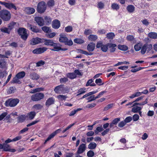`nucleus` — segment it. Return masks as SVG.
<instances>
[{
	"mask_svg": "<svg viewBox=\"0 0 157 157\" xmlns=\"http://www.w3.org/2000/svg\"><path fill=\"white\" fill-rule=\"evenodd\" d=\"M44 39H41L38 37L32 39L30 41V44L34 45L43 42Z\"/></svg>",
	"mask_w": 157,
	"mask_h": 157,
	"instance_id": "9",
	"label": "nucleus"
},
{
	"mask_svg": "<svg viewBox=\"0 0 157 157\" xmlns=\"http://www.w3.org/2000/svg\"><path fill=\"white\" fill-rule=\"evenodd\" d=\"M5 6L7 8L10 10L12 9H13L15 10H17V8L16 6L12 3L6 2Z\"/></svg>",
	"mask_w": 157,
	"mask_h": 157,
	"instance_id": "19",
	"label": "nucleus"
},
{
	"mask_svg": "<svg viewBox=\"0 0 157 157\" xmlns=\"http://www.w3.org/2000/svg\"><path fill=\"white\" fill-rule=\"evenodd\" d=\"M106 38L108 39H113L115 37V35L113 33L111 32L107 33L106 35Z\"/></svg>",
	"mask_w": 157,
	"mask_h": 157,
	"instance_id": "35",
	"label": "nucleus"
},
{
	"mask_svg": "<svg viewBox=\"0 0 157 157\" xmlns=\"http://www.w3.org/2000/svg\"><path fill=\"white\" fill-rule=\"evenodd\" d=\"M43 42H44V44L45 45L51 46H52L54 43L52 40H50L44 39Z\"/></svg>",
	"mask_w": 157,
	"mask_h": 157,
	"instance_id": "23",
	"label": "nucleus"
},
{
	"mask_svg": "<svg viewBox=\"0 0 157 157\" xmlns=\"http://www.w3.org/2000/svg\"><path fill=\"white\" fill-rule=\"evenodd\" d=\"M60 42L64 43L66 45L69 46H71L73 43L71 40H68L66 36L63 34H61L60 35V37L59 40Z\"/></svg>",
	"mask_w": 157,
	"mask_h": 157,
	"instance_id": "4",
	"label": "nucleus"
},
{
	"mask_svg": "<svg viewBox=\"0 0 157 157\" xmlns=\"http://www.w3.org/2000/svg\"><path fill=\"white\" fill-rule=\"evenodd\" d=\"M39 76L35 73H33L31 74L30 78L33 80H37L39 78Z\"/></svg>",
	"mask_w": 157,
	"mask_h": 157,
	"instance_id": "29",
	"label": "nucleus"
},
{
	"mask_svg": "<svg viewBox=\"0 0 157 157\" xmlns=\"http://www.w3.org/2000/svg\"><path fill=\"white\" fill-rule=\"evenodd\" d=\"M16 89L15 87H10L9 89L8 93L9 94H11L14 93L16 91Z\"/></svg>",
	"mask_w": 157,
	"mask_h": 157,
	"instance_id": "51",
	"label": "nucleus"
},
{
	"mask_svg": "<svg viewBox=\"0 0 157 157\" xmlns=\"http://www.w3.org/2000/svg\"><path fill=\"white\" fill-rule=\"evenodd\" d=\"M86 88L84 87L80 89L77 92L78 93V94H77V96H78L84 94L86 92Z\"/></svg>",
	"mask_w": 157,
	"mask_h": 157,
	"instance_id": "40",
	"label": "nucleus"
},
{
	"mask_svg": "<svg viewBox=\"0 0 157 157\" xmlns=\"http://www.w3.org/2000/svg\"><path fill=\"white\" fill-rule=\"evenodd\" d=\"M0 17L4 21H8L11 18V14L7 10H2L0 11Z\"/></svg>",
	"mask_w": 157,
	"mask_h": 157,
	"instance_id": "2",
	"label": "nucleus"
},
{
	"mask_svg": "<svg viewBox=\"0 0 157 157\" xmlns=\"http://www.w3.org/2000/svg\"><path fill=\"white\" fill-rule=\"evenodd\" d=\"M25 72L22 71L17 73L16 75L18 78L21 79L23 78L25 75Z\"/></svg>",
	"mask_w": 157,
	"mask_h": 157,
	"instance_id": "34",
	"label": "nucleus"
},
{
	"mask_svg": "<svg viewBox=\"0 0 157 157\" xmlns=\"http://www.w3.org/2000/svg\"><path fill=\"white\" fill-rule=\"evenodd\" d=\"M143 45L141 42H139L136 44L134 46V48L136 51H138L140 50L142 48Z\"/></svg>",
	"mask_w": 157,
	"mask_h": 157,
	"instance_id": "24",
	"label": "nucleus"
},
{
	"mask_svg": "<svg viewBox=\"0 0 157 157\" xmlns=\"http://www.w3.org/2000/svg\"><path fill=\"white\" fill-rule=\"evenodd\" d=\"M44 90V88L42 87H39L36 88L32 90L30 92V93L31 94H34L37 92H39L41 91H43Z\"/></svg>",
	"mask_w": 157,
	"mask_h": 157,
	"instance_id": "22",
	"label": "nucleus"
},
{
	"mask_svg": "<svg viewBox=\"0 0 157 157\" xmlns=\"http://www.w3.org/2000/svg\"><path fill=\"white\" fill-rule=\"evenodd\" d=\"M101 50L104 52H106L108 49V47L107 44L106 45H103L101 48Z\"/></svg>",
	"mask_w": 157,
	"mask_h": 157,
	"instance_id": "54",
	"label": "nucleus"
},
{
	"mask_svg": "<svg viewBox=\"0 0 157 157\" xmlns=\"http://www.w3.org/2000/svg\"><path fill=\"white\" fill-rule=\"evenodd\" d=\"M19 102V100L17 98H10L5 102V105L6 106L14 107Z\"/></svg>",
	"mask_w": 157,
	"mask_h": 157,
	"instance_id": "3",
	"label": "nucleus"
},
{
	"mask_svg": "<svg viewBox=\"0 0 157 157\" xmlns=\"http://www.w3.org/2000/svg\"><path fill=\"white\" fill-rule=\"evenodd\" d=\"M1 30L2 32L7 33L8 34H9L10 32L9 29L6 27L2 28H1Z\"/></svg>",
	"mask_w": 157,
	"mask_h": 157,
	"instance_id": "49",
	"label": "nucleus"
},
{
	"mask_svg": "<svg viewBox=\"0 0 157 157\" xmlns=\"http://www.w3.org/2000/svg\"><path fill=\"white\" fill-rule=\"evenodd\" d=\"M60 26V21L58 20H54L52 23V27L55 29H58Z\"/></svg>",
	"mask_w": 157,
	"mask_h": 157,
	"instance_id": "15",
	"label": "nucleus"
},
{
	"mask_svg": "<svg viewBox=\"0 0 157 157\" xmlns=\"http://www.w3.org/2000/svg\"><path fill=\"white\" fill-rule=\"evenodd\" d=\"M25 11L27 14H31L35 12V10L33 8L27 7L25 8Z\"/></svg>",
	"mask_w": 157,
	"mask_h": 157,
	"instance_id": "17",
	"label": "nucleus"
},
{
	"mask_svg": "<svg viewBox=\"0 0 157 157\" xmlns=\"http://www.w3.org/2000/svg\"><path fill=\"white\" fill-rule=\"evenodd\" d=\"M117 47L119 50L122 51H126L128 49V47L125 45L119 44L118 45Z\"/></svg>",
	"mask_w": 157,
	"mask_h": 157,
	"instance_id": "30",
	"label": "nucleus"
},
{
	"mask_svg": "<svg viewBox=\"0 0 157 157\" xmlns=\"http://www.w3.org/2000/svg\"><path fill=\"white\" fill-rule=\"evenodd\" d=\"M103 130V128L102 127L99 126L96 128V130L94 131V132L96 134H97L98 132H101Z\"/></svg>",
	"mask_w": 157,
	"mask_h": 157,
	"instance_id": "45",
	"label": "nucleus"
},
{
	"mask_svg": "<svg viewBox=\"0 0 157 157\" xmlns=\"http://www.w3.org/2000/svg\"><path fill=\"white\" fill-rule=\"evenodd\" d=\"M148 36L149 37L153 39H156L157 38V33L151 32L148 34Z\"/></svg>",
	"mask_w": 157,
	"mask_h": 157,
	"instance_id": "27",
	"label": "nucleus"
},
{
	"mask_svg": "<svg viewBox=\"0 0 157 157\" xmlns=\"http://www.w3.org/2000/svg\"><path fill=\"white\" fill-rule=\"evenodd\" d=\"M96 99H97L96 97H95L94 94L89 96L86 98V100L88 101V102L94 101Z\"/></svg>",
	"mask_w": 157,
	"mask_h": 157,
	"instance_id": "32",
	"label": "nucleus"
},
{
	"mask_svg": "<svg viewBox=\"0 0 157 157\" xmlns=\"http://www.w3.org/2000/svg\"><path fill=\"white\" fill-rule=\"evenodd\" d=\"M95 44L93 43H90L87 46V49L89 52L93 51L95 48Z\"/></svg>",
	"mask_w": 157,
	"mask_h": 157,
	"instance_id": "18",
	"label": "nucleus"
},
{
	"mask_svg": "<svg viewBox=\"0 0 157 157\" xmlns=\"http://www.w3.org/2000/svg\"><path fill=\"white\" fill-rule=\"evenodd\" d=\"M132 118L133 121H136L139 119V116L138 115L135 114L133 115Z\"/></svg>",
	"mask_w": 157,
	"mask_h": 157,
	"instance_id": "59",
	"label": "nucleus"
},
{
	"mask_svg": "<svg viewBox=\"0 0 157 157\" xmlns=\"http://www.w3.org/2000/svg\"><path fill=\"white\" fill-rule=\"evenodd\" d=\"M65 29L66 32H70L72 30V27L71 26H68L66 27Z\"/></svg>",
	"mask_w": 157,
	"mask_h": 157,
	"instance_id": "58",
	"label": "nucleus"
},
{
	"mask_svg": "<svg viewBox=\"0 0 157 157\" xmlns=\"http://www.w3.org/2000/svg\"><path fill=\"white\" fill-rule=\"evenodd\" d=\"M68 80V79L67 78L64 77L60 79V82L61 83H63L67 82Z\"/></svg>",
	"mask_w": 157,
	"mask_h": 157,
	"instance_id": "61",
	"label": "nucleus"
},
{
	"mask_svg": "<svg viewBox=\"0 0 157 157\" xmlns=\"http://www.w3.org/2000/svg\"><path fill=\"white\" fill-rule=\"evenodd\" d=\"M97 144L95 142H91L88 146V148L90 150L95 149L97 147Z\"/></svg>",
	"mask_w": 157,
	"mask_h": 157,
	"instance_id": "28",
	"label": "nucleus"
},
{
	"mask_svg": "<svg viewBox=\"0 0 157 157\" xmlns=\"http://www.w3.org/2000/svg\"><path fill=\"white\" fill-rule=\"evenodd\" d=\"M132 119V117L131 116H129L126 117L124 121L126 123L130 122Z\"/></svg>",
	"mask_w": 157,
	"mask_h": 157,
	"instance_id": "60",
	"label": "nucleus"
},
{
	"mask_svg": "<svg viewBox=\"0 0 157 157\" xmlns=\"http://www.w3.org/2000/svg\"><path fill=\"white\" fill-rule=\"evenodd\" d=\"M67 76L68 78L71 79L75 78L76 77V75L74 73H68Z\"/></svg>",
	"mask_w": 157,
	"mask_h": 157,
	"instance_id": "36",
	"label": "nucleus"
},
{
	"mask_svg": "<svg viewBox=\"0 0 157 157\" xmlns=\"http://www.w3.org/2000/svg\"><path fill=\"white\" fill-rule=\"evenodd\" d=\"M53 47V48L50 49V50L54 51H59L61 49V47L59 46V44L54 43L52 45Z\"/></svg>",
	"mask_w": 157,
	"mask_h": 157,
	"instance_id": "16",
	"label": "nucleus"
},
{
	"mask_svg": "<svg viewBox=\"0 0 157 157\" xmlns=\"http://www.w3.org/2000/svg\"><path fill=\"white\" fill-rule=\"evenodd\" d=\"M126 38L128 40L131 41H132L135 40L134 36L132 35H129L127 36Z\"/></svg>",
	"mask_w": 157,
	"mask_h": 157,
	"instance_id": "57",
	"label": "nucleus"
},
{
	"mask_svg": "<svg viewBox=\"0 0 157 157\" xmlns=\"http://www.w3.org/2000/svg\"><path fill=\"white\" fill-rule=\"evenodd\" d=\"M152 49V45L151 44L146 43L142 45L141 49L140 52L142 54H144L146 52L148 53Z\"/></svg>",
	"mask_w": 157,
	"mask_h": 157,
	"instance_id": "5",
	"label": "nucleus"
},
{
	"mask_svg": "<svg viewBox=\"0 0 157 157\" xmlns=\"http://www.w3.org/2000/svg\"><path fill=\"white\" fill-rule=\"evenodd\" d=\"M74 42L77 44H82L84 42V41L82 39L79 38H76L74 40Z\"/></svg>",
	"mask_w": 157,
	"mask_h": 157,
	"instance_id": "48",
	"label": "nucleus"
},
{
	"mask_svg": "<svg viewBox=\"0 0 157 157\" xmlns=\"http://www.w3.org/2000/svg\"><path fill=\"white\" fill-rule=\"evenodd\" d=\"M96 105V104L94 103H92L87 105L86 106V107L91 109L94 107Z\"/></svg>",
	"mask_w": 157,
	"mask_h": 157,
	"instance_id": "62",
	"label": "nucleus"
},
{
	"mask_svg": "<svg viewBox=\"0 0 157 157\" xmlns=\"http://www.w3.org/2000/svg\"><path fill=\"white\" fill-rule=\"evenodd\" d=\"M134 7L132 5H129L127 7V10L130 13L132 12L134 10Z\"/></svg>",
	"mask_w": 157,
	"mask_h": 157,
	"instance_id": "38",
	"label": "nucleus"
},
{
	"mask_svg": "<svg viewBox=\"0 0 157 157\" xmlns=\"http://www.w3.org/2000/svg\"><path fill=\"white\" fill-rule=\"evenodd\" d=\"M86 144H80L78 148L77 153L78 154H81L85 151L86 150Z\"/></svg>",
	"mask_w": 157,
	"mask_h": 157,
	"instance_id": "10",
	"label": "nucleus"
},
{
	"mask_svg": "<svg viewBox=\"0 0 157 157\" xmlns=\"http://www.w3.org/2000/svg\"><path fill=\"white\" fill-rule=\"evenodd\" d=\"M44 20L45 23L47 25L50 23L52 21L51 18L49 17L48 16H45L44 17Z\"/></svg>",
	"mask_w": 157,
	"mask_h": 157,
	"instance_id": "42",
	"label": "nucleus"
},
{
	"mask_svg": "<svg viewBox=\"0 0 157 157\" xmlns=\"http://www.w3.org/2000/svg\"><path fill=\"white\" fill-rule=\"evenodd\" d=\"M98 92V90H96L95 91H92L88 93L85 94L84 95H83L82 97L81 98V99H82L85 98H86L87 97H88L90 95H93L96 93H97Z\"/></svg>",
	"mask_w": 157,
	"mask_h": 157,
	"instance_id": "25",
	"label": "nucleus"
},
{
	"mask_svg": "<svg viewBox=\"0 0 157 157\" xmlns=\"http://www.w3.org/2000/svg\"><path fill=\"white\" fill-rule=\"evenodd\" d=\"M2 146V149H3L4 151H9V149H10V146L9 145L6 144H3Z\"/></svg>",
	"mask_w": 157,
	"mask_h": 157,
	"instance_id": "37",
	"label": "nucleus"
},
{
	"mask_svg": "<svg viewBox=\"0 0 157 157\" xmlns=\"http://www.w3.org/2000/svg\"><path fill=\"white\" fill-rule=\"evenodd\" d=\"M36 115V113L34 111L31 112L27 114L26 116L28 119L30 120H33L35 117Z\"/></svg>",
	"mask_w": 157,
	"mask_h": 157,
	"instance_id": "20",
	"label": "nucleus"
},
{
	"mask_svg": "<svg viewBox=\"0 0 157 157\" xmlns=\"http://www.w3.org/2000/svg\"><path fill=\"white\" fill-rule=\"evenodd\" d=\"M98 38V37L96 35H90L88 37V39L89 40L94 41L96 40Z\"/></svg>",
	"mask_w": 157,
	"mask_h": 157,
	"instance_id": "39",
	"label": "nucleus"
},
{
	"mask_svg": "<svg viewBox=\"0 0 157 157\" xmlns=\"http://www.w3.org/2000/svg\"><path fill=\"white\" fill-rule=\"evenodd\" d=\"M142 109V108L138 106H135L132 108V111L134 113H137Z\"/></svg>",
	"mask_w": 157,
	"mask_h": 157,
	"instance_id": "31",
	"label": "nucleus"
},
{
	"mask_svg": "<svg viewBox=\"0 0 157 157\" xmlns=\"http://www.w3.org/2000/svg\"><path fill=\"white\" fill-rule=\"evenodd\" d=\"M27 28L31 30L34 32L36 33H38L40 31L39 29L37 28L36 26L32 25L29 23H27Z\"/></svg>",
	"mask_w": 157,
	"mask_h": 157,
	"instance_id": "13",
	"label": "nucleus"
},
{
	"mask_svg": "<svg viewBox=\"0 0 157 157\" xmlns=\"http://www.w3.org/2000/svg\"><path fill=\"white\" fill-rule=\"evenodd\" d=\"M42 30L45 32L48 33L50 31L49 28L46 26H44L42 27Z\"/></svg>",
	"mask_w": 157,
	"mask_h": 157,
	"instance_id": "64",
	"label": "nucleus"
},
{
	"mask_svg": "<svg viewBox=\"0 0 157 157\" xmlns=\"http://www.w3.org/2000/svg\"><path fill=\"white\" fill-rule=\"evenodd\" d=\"M16 23L14 22H11L9 24L8 26V28L9 30H11L13 28L14 25H15Z\"/></svg>",
	"mask_w": 157,
	"mask_h": 157,
	"instance_id": "47",
	"label": "nucleus"
},
{
	"mask_svg": "<svg viewBox=\"0 0 157 157\" xmlns=\"http://www.w3.org/2000/svg\"><path fill=\"white\" fill-rule=\"evenodd\" d=\"M61 131V129L60 128L59 129L56 130L54 132H53L51 134H50L48 138L45 140L44 144H45L47 141H48L52 138H53L57 133H59Z\"/></svg>",
	"mask_w": 157,
	"mask_h": 157,
	"instance_id": "12",
	"label": "nucleus"
},
{
	"mask_svg": "<svg viewBox=\"0 0 157 157\" xmlns=\"http://www.w3.org/2000/svg\"><path fill=\"white\" fill-rule=\"evenodd\" d=\"M55 4V1L53 0H49L47 2V5L49 7L53 6Z\"/></svg>",
	"mask_w": 157,
	"mask_h": 157,
	"instance_id": "46",
	"label": "nucleus"
},
{
	"mask_svg": "<svg viewBox=\"0 0 157 157\" xmlns=\"http://www.w3.org/2000/svg\"><path fill=\"white\" fill-rule=\"evenodd\" d=\"M18 34L21 36L22 39L25 40L27 38L28 34L25 29L24 28H20L18 30Z\"/></svg>",
	"mask_w": 157,
	"mask_h": 157,
	"instance_id": "8",
	"label": "nucleus"
},
{
	"mask_svg": "<svg viewBox=\"0 0 157 157\" xmlns=\"http://www.w3.org/2000/svg\"><path fill=\"white\" fill-rule=\"evenodd\" d=\"M113 104L111 103L107 105L104 108V110L106 111L112 108L113 106Z\"/></svg>",
	"mask_w": 157,
	"mask_h": 157,
	"instance_id": "53",
	"label": "nucleus"
},
{
	"mask_svg": "<svg viewBox=\"0 0 157 157\" xmlns=\"http://www.w3.org/2000/svg\"><path fill=\"white\" fill-rule=\"evenodd\" d=\"M104 4L101 2H99L98 4V7L100 9H102L104 8Z\"/></svg>",
	"mask_w": 157,
	"mask_h": 157,
	"instance_id": "63",
	"label": "nucleus"
},
{
	"mask_svg": "<svg viewBox=\"0 0 157 157\" xmlns=\"http://www.w3.org/2000/svg\"><path fill=\"white\" fill-rule=\"evenodd\" d=\"M69 89L67 86L61 85L56 86L54 90L55 92L57 94H65L69 92Z\"/></svg>",
	"mask_w": 157,
	"mask_h": 157,
	"instance_id": "1",
	"label": "nucleus"
},
{
	"mask_svg": "<svg viewBox=\"0 0 157 157\" xmlns=\"http://www.w3.org/2000/svg\"><path fill=\"white\" fill-rule=\"evenodd\" d=\"M82 110V108H78L76 109H75L72 111L69 114V116H72L74 115L76 112Z\"/></svg>",
	"mask_w": 157,
	"mask_h": 157,
	"instance_id": "43",
	"label": "nucleus"
},
{
	"mask_svg": "<svg viewBox=\"0 0 157 157\" xmlns=\"http://www.w3.org/2000/svg\"><path fill=\"white\" fill-rule=\"evenodd\" d=\"M141 95V93L140 92L138 91L131 95L129 97V98L131 99H132L134 98L139 96Z\"/></svg>",
	"mask_w": 157,
	"mask_h": 157,
	"instance_id": "33",
	"label": "nucleus"
},
{
	"mask_svg": "<svg viewBox=\"0 0 157 157\" xmlns=\"http://www.w3.org/2000/svg\"><path fill=\"white\" fill-rule=\"evenodd\" d=\"M57 98L59 100L62 101L63 100H65L67 98V97L65 95H60L58 96Z\"/></svg>",
	"mask_w": 157,
	"mask_h": 157,
	"instance_id": "44",
	"label": "nucleus"
},
{
	"mask_svg": "<svg viewBox=\"0 0 157 157\" xmlns=\"http://www.w3.org/2000/svg\"><path fill=\"white\" fill-rule=\"evenodd\" d=\"M43 106L40 104H36L33 106V108L36 110L40 109Z\"/></svg>",
	"mask_w": 157,
	"mask_h": 157,
	"instance_id": "41",
	"label": "nucleus"
},
{
	"mask_svg": "<svg viewBox=\"0 0 157 157\" xmlns=\"http://www.w3.org/2000/svg\"><path fill=\"white\" fill-rule=\"evenodd\" d=\"M6 64V63L3 59H0V67L1 68H3L5 67Z\"/></svg>",
	"mask_w": 157,
	"mask_h": 157,
	"instance_id": "50",
	"label": "nucleus"
},
{
	"mask_svg": "<svg viewBox=\"0 0 157 157\" xmlns=\"http://www.w3.org/2000/svg\"><path fill=\"white\" fill-rule=\"evenodd\" d=\"M37 9L38 13H44L46 9V5L45 2L43 1L39 2L37 5Z\"/></svg>",
	"mask_w": 157,
	"mask_h": 157,
	"instance_id": "7",
	"label": "nucleus"
},
{
	"mask_svg": "<svg viewBox=\"0 0 157 157\" xmlns=\"http://www.w3.org/2000/svg\"><path fill=\"white\" fill-rule=\"evenodd\" d=\"M113 10H117L119 8V7L118 5L116 3H113L112 4L111 6Z\"/></svg>",
	"mask_w": 157,
	"mask_h": 157,
	"instance_id": "55",
	"label": "nucleus"
},
{
	"mask_svg": "<svg viewBox=\"0 0 157 157\" xmlns=\"http://www.w3.org/2000/svg\"><path fill=\"white\" fill-rule=\"evenodd\" d=\"M94 152L90 150L87 152V155L88 157H92L94 155Z\"/></svg>",
	"mask_w": 157,
	"mask_h": 157,
	"instance_id": "52",
	"label": "nucleus"
},
{
	"mask_svg": "<svg viewBox=\"0 0 157 157\" xmlns=\"http://www.w3.org/2000/svg\"><path fill=\"white\" fill-rule=\"evenodd\" d=\"M44 94L43 93H39L33 95L31 97V100L34 101H38L43 99Z\"/></svg>",
	"mask_w": 157,
	"mask_h": 157,
	"instance_id": "6",
	"label": "nucleus"
},
{
	"mask_svg": "<svg viewBox=\"0 0 157 157\" xmlns=\"http://www.w3.org/2000/svg\"><path fill=\"white\" fill-rule=\"evenodd\" d=\"M55 100L52 98H50L47 99L46 102V105L47 106H49L51 105L54 103Z\"/></svg>",
	"mask_w": 157,
	"mask_h": 157,
	"instance_id": "21",
	"label": "nucleus"
},
{
	"mask_svg": "<svg viewBox=\"0 0 157 157\" xmlns=\"http://www.w3.org/2000/svg\"><path fill=\"white\" fill-rule=\"evenodd\" d=\"M47 48L45 47L37 48L34 50L33 52L34 54H40L44 53L46 51Z\"/></svg>",
	"mask_w": 157,
	"mask_h": 157,
	"instance_id": "11",
	"label": "nucleus"
},
{
	"mask_svg": "<svg viewBox=\"0 0 157 157\" xmlns=\"http://www.w3.org/2000/svg\"><path fill=\"white\" fill-rule=\"evenodd\" d=\"M26 116L25 115H22L19 116L17 118V121L19 122H22L26 119Z\"/></svg>",
	"mask_w": 157,
	"mask_h": 157,
	"instance_id": "26",
	"label": "nucleus"
},
{
	"mask_svg": "<svg viewBox=\"0 0 157 157\" xmlns=\"http://www.w3.org/2000/svg\"><path fill=\"white\" fill-rule=\"evenodd\" d=\"M95 82L99 86H100L103 84V83H102V80L101 78L96 79L95 80Z\"/></svg>",
	"mask_w": 157,
	"mask_h": 157,
	"instance_id": "56",
	"label": "nucleus"
},
{
	"mask_svg": "<svg viewBox=\"0 0 157 157\" xmlns=\"http://www.w3.org/2000/svg\"><path fill=\"white\" fill-rule=\"evenodd\" d=\"M34 19L39 25L41 26L44 25V21L42 17H36Z\"/></svg>",
	"mask_w": 157,
	"mask_h": 157,
	"instance_id": "14",
	"label": "nucleus"
}]
</instances>
